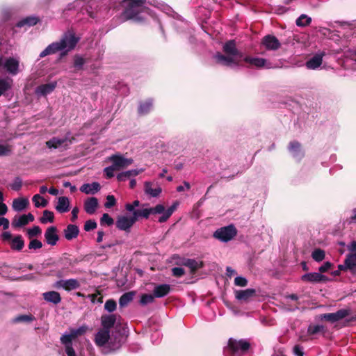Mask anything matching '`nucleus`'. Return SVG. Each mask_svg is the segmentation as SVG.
Here are the masks:
<instances>
[{"mask_svg":"<svg viewBox=\"0 0 356 356\" xmlns=\"http://www.w3.org/2000/svg\"><path fill=\"white\" fill-rule=\"evenodd\" d=\"M116 321V315L105 314L101 318L103 327L95 336V343L101 349L102 354L106 355L118 350L126 341L127 336L120 330H115L110 334L109 330Z\"/></svg>","mask_w":356,"mask_h":356,"instance_id":"1","label":"nucleus"},{"mask_svg":"<svg viewBox=\"0 0 356 356\" xmlns=\"http://www.w3.org/2000/svg\"><path fill=\"white\" fill-rule=\"evenodd\" d=\"M216 63L230 68L241 66L244 61L250 67L270 68V63L264 58L244 55L236 49V46H223L222 52L213 55Z\"/></svg>","mask_w":356,"mask_h":356,"instance_id":"2","label":"nucleus"},{"mask_svg":"<svg viewBox=\"0 0 356 356\" xmlns=\"http://www.w3.org/2000/svg\"><path fill=\"white\" fill-rule=\"evenodd\" d=\"M147 4L153 5L168 15L173 13L172 8L163 2L156 0H123V16L126 19H131L140 23L145 21L147 17L151 15Z\"/></svg>","mask_w":356,"mask_h":356,"instance_id":"3","label":"nucleus"},{"mask_svg":"<svg viewBox=\"0 0 356 356\" xmlns=\"http://www.w3.org/2000/svg\"><path fill=\"white\" fill-rule=\"evenodd\" d=\"M177 203L175 202L172 206H170L167 209H165V207L163 204H159L156 205L154 207L152 208H145L143 209H138L134 211V218H136V221L138 218H148L150 214H162L158 219V221L160 223H163L166 222L168 218L172 215L175 209L177 207Z\"/></svg>","mask_w":356,"mask_h":356,"instance_id":"4","label":"nucleus"},{"mask_svg":"<svg viewBox=\"0 0 356 356\" xmlns=\"http://www.w3.org/2000/svg\"><path fill=\"white\" fill-rule=\"evenodd\" d=\"M237 234L236 229L233 225L225 226L216 229L213 237L221 242L227 243L231 241Z\"/></svg>","mask_w":356,"mask_h":356,"instance_id":"5","label":"nucleus"},{"mask_svg":"<svg viewBox=\"0 0 356 356\" xmlns=\"http://www.w3.org/2000/svg\"><path fill=\"white\" fill-rule=\"evenodd\" d=\"M326 53L325 51H318L310 57L305 63L299 62L296 65L298 67H302L305 65L307 70H318L322 65L323 58L325 56Z\"/></svg>","mask_w":356,"mask_h":356,"instance_id":"6","label":"nucleus"},{"mask_svg":"<svg viewBox=\"0 0 356 356\" xmlns=\"http://www.w3.org/2000/svg\"><path fill=\"white\" fill-rule=\"evenodd\" d=\"M39 22V18L35 16H28L21 20L12 27L13 34L17 31H25L30 27L35 25Z\"/></svg>","mask_w":356,"mask_h":356,"instance_id":"7","label":"nucleus"},{"mask_svg":"<svg viewBox=\"0 0 356 356\" xmlns=\"http://www.w3.org/2000/svg\"><path fill=\"white\" fill-rule=\"evenodd\" d=\"M349 315L348 309H342L334 313L323 314L318 316V319L326 321L332 323L338 322Z\"/></svg>","mask_w":356,"mask_h":356,"instance_id":"8","label":"nucleus"},{"mask_svg":"<svg viewBox=\"0 0 356 356\" xmlns=\"http://www.w3.org/2000/svg\"><path fill=\"white\" fill-rule=\"evenodd\" d=\"M81 284L76 279L71 278L67 280H60L54 284V287L56 289H63L65 291H70L72 290L77 289L80 287Z\"/></svg>","mask_w":356,"mask_h":356,"instance_id":"9","label":"nucleus"},{"mask_svg":"<svg viewBox=\"0 0 356 356\" xmlns=\"http://www.w3.org/2000/svg\"><path fill=\"white\" fill-rule=\"evenodd\" d=\"M136 222V218L134 216L128 217L126 216H119L116 220V227L122 231L129 232L131 227Z\"/></svg>","mask_w":356,"mask_h":356,"instance_id":"10","label":"nucleus"},{"mask_svg":"<svg viewBox=\"0 0 356 356\" xmlns=\"http://www.w3.org/2000/svg\"><path fill=\"white\" fill-rule=\"evenodd\" d=\"M80 41L79 35L73 30H68L63 35L60 42H53L51 44H76Z\"/></svg>","mask_w":356,"mask_h":356,"instance_id":"11","label":"nucleus"},{"mask_svg":"<svg viewBox=\"0 0 356 356\" xmlns=\"http://www.w3.org/2000/svg\"><path fill=\"white\" fill-rule=\"evenodd\" d=\"M109 160L112 162L113 167L116 170H119L130 165L133 163L132 159H127L120 154H114L109 157Z\"/></svg>","mask_w":356,"mask_h":356,"instance_id":"12","label":"nucleus"},{"mask_svg":"<svg viewBox=\"0 0 356 356\" xmlns=\"http://www.w3.org/2000/svg\"><path fill=\"white\" fill-rule=\"evenodd\" d=\"M75 46H47V48L40 54V57L43 58L47 55L60 51V57L64 56L68 51L73 49Z\"/></svg>","mask_w":356,"mask_h":356,"instance_id":"13","label":"nucleus"},{"mask_svg":"<svg viewBox=\"0 0 356 356\" xmlns=\"http://www.w3.org/2000/svg\"><path fill=\"white\" fill-rule=\"evenodd\" d=\"M57 82L52 81L45 84H41L35 88L34 92L38 97H44L51 94L56 88Z\"/></svg>","mask_w":356,"mask_h":356,"instance_id":"14","label":"nucleus"},{"mask_svg":"<svg viewBox=\"0 0 356 356\" xmlns=\"http://www.w3.org/2000/svg\"><path fill=\"white\" fill-rule=\"evenodd\" d=\"M19 60L18 58L9 57L4 60L3 68L10 74L16 75L19 72Z\"/></svg>","mask_w":356,"mask_h":356,"instance_id":"15","label":"nucleus"},{"mask_svg":"<svg viewBox=\"0 0 356 356\" xmlns=\"http://www.w3.org/2000/svg\"><path fill=\"white\" fill-rule=\"evenodd\" d=\"M145 193L152 197H157L162 192V188L157 182L145 181L144 183Z\"/></svg>","mask_w":356,"mask_h":356,"instance_id":"16","label":"nucleus"},{"mask_svg":"<svg viewBox=\"0 0 356 356\" xmlns=\"http://www.w3.org/2000/svg\"><path fill=\"white\" fill-rule=\"evenodd\" d=\"M72 144V140L68 139L67 137L60 138L54 137L46 143V145L49 148H59L64 147L66 149L69 145Z\"/></svg>","mask_w":356,"mask_h":356,"instance_id":"17","label":"nucleus"},{"mask_svg":"<svg viewBox=\"0 0 356 356\" xmlns=\"http://www.w3.org/2000/svg\"><path fill=\"white\" fill-rule=\"evenodd\" d=\"M301 280L311 283H320L327 282L328 278L320 273L314 272L304 274L302 275Z\"/></svg>","mask_w":356,"mask_h":356,"instance_id":"18","label":"nucleus"},{"mask_svg":"<svg viewBox=\"0 0 356 356\" xmlns=\"http://www.w3.org/2000/svg\"><path fill=\"white\" fill-rule=\"evenodd\" d=\"M46 243L51 246L55 245L58 239L59 236L57 234V228L54 226L48 227L44 234Z\"/></svg>","mask_w":356,"mask_h":356,"instance_id":"19","label":"nucleus"},{"mask_svg":"<svg viewBox=\"0 0 356 356\" xmlns=\"http://www.w3.org/2000/svg\"><path fill=\"white\" fill-rule=\"evenodd\" d=\"M74 339L72 336L71 332L68 334H64L60 337V341L62 343L65 345V353L67 356H76L75 351L72 347V341Z\"/></svg>","mask_w":356,"mask_h":356,"instance_id":"20","label":"nucleus"},{"mask_svg":"<svg viewBox=\"0 0 356 356\" xmlns=\"http://www.w3.org/2000/svg\"><path fill=\"white\" fill-rule=\"evenodd\" d=\"M289 151L291 156L298 161L300 160L304 156L301 145L298 141H292L289 143Z\"/></svg>","mask_w":356,"mask_h":356,"instance_id":"21","label":"nucleus"},{"mask_svg":"<svg viewBox=\"0 0 356 356\" xmlns=\"http://www.w3.org/2000/svg\"><path fill=\"white\" fill-rule=\"evenodd\" d=\"M98 206V200L95 197L88 198L84 202V209L88 214H93Z\"/></svg>","mask_w":356,"mask_h":356,"instance_id":"22","label":"nucleus"},{"mask_svg":"<svg viewBox=\"0 0 356 356\" xmlns=\"http://www.w3.org/2000/svg\"><path fill=\"white\" fill-rule=\"evenodd\" d=\"M101 188L98 182H92L91 184H84L80 187V191L86 194L94 195L97 193Z\"/></svg>","mask_w":356,"mask_h":356,"instance_id":"23","label":"nucleus"},{"mask_svg":"<svg viewBox=\"0 0 356 356\" xmlns=\"http://www.w3.org/2000/svg\"><path fill=\"white\" fill-rule=\"evenodd\" d=\"M79 234V229L78 226L75 225H68L67 227L64 229V236L68 241L76 238Z\"/></svg>","mask_w":356,"mask_h":356,"instance_id":"24","label":"nucleus"},{"mask_svg":"<svg viewBox=\"0 0 356 356\" xmlns=\"http://www.w3.org/2000/svg\"><path fill=\"white\" fill-rule=\"evenodd\" d=\"M170 291V286L168 284L156 285L153 291L155 298H163L168 295Z\"/></svg>","mask_w":356,"mask_h":356,"instance_id":"25","label":"nucleus"},{"mask_svg":"<svg viewBox=\"0 0 356 356\" xmlns=\"http://www.w3.org/2000/svg\"><path fill=\"white\" fill-rule=\"evenodd\" d=\"M143 171H144V170L143 168L133 169V170L124 171V172L119 173L117 175V179L119 181H124L130 177H134L137 176L138 175H139L140 172H142Z\"/></svg>","mask_w":356,"mask_h":356,"instance_id":"26","label":"nucleus"},{"mask_svg":"<svg viewBox=\"0 0 356 356\" xmlns=\"http://www.w3.org/2000/svg\"><path fill=\"white\" fill-rule=\"evenodd\" d=\"M42 296L45 301L55 305L58 304L61 301L60 293L55 291L45 292L42 294Z\"/></svg>","mask_w":356,"mask_h":356,"instance_id":"27","label":"nucleus"},{"mask_svg":"<svg viewBox=\"0 0 356 356\" xmlns=\"http://www.w3.org/2000/svg\"><path fill=\"white\" fill-rule=\"evenodd\" d=\"M254 293L255 290L252 289L238 290L235 291V297L239 301H247L254 296Z\"/></svg>","mask_w":356,"mask_h":356,"instance_id":"28","label":"nucleus"},{"mask_svg":"<svg viewBox=\"0 0 356 356\" xmlns=\"http://www.w3.org/2000/svg\"><path fill=\"white\" fill-rule=\"evenodd\" d=\"M29 203V202L27 198H16L13 201L12 207L14 211L19 212L24 210L28 206Z\"/></svg>","mask_w":356,"mask_h":356,"instance_id":"29","label":"nucleus"},{"mask_svg":"<svg viewBox=\"0 0 356 356\" xmlns=\"http://www.w3.org/2000/svg\"><path fill=\"white\" fill-rule=\"evenodd\" d=\"M56 209L60 213H65L70 209V201L67 197H60Z\"/></svg>","mask_w":356,"mask_h":356,"instance_id":"30","label":"nucleus"},{"mask_svg":"<svg viewBox=\"0 0 356 356\" xmlns=\"http://www.w3.org/2000/svg\"><path fill=\"white\" fill-rule=\"evenodd\" d=\"M183 264L188 267L192 273L195 272L197 270L203 267V262L193 259H187L184 260Z\"/></svg>","mask_w":356,"mask_h":356,"instance_id":"31","label":"nucleus"},{"mask_svg":"<svg viewBox=\"0 0 356 356\" xmlns=\"http://www.w3.org/2000/svg\"><path fill=\"white\" fill-rule=\"evenodd\" d=\"M13 83V81L11 78L5 77L0 79V96L11 88Z\"/></svg>","mask_w":356,"mask_h":356,"instance_id":"32","label":"nucleus"},{"mask_svg":"<svg viewBox=\"0 0 356 356\" xmlns=\"http://www.w3.org/2000/svg\"><path fill=\"white\" fill-rule=\"evenodd\" d=\"M24 246V241L21 235L15 236L11 240L10 247L13 250L21 251Z\"/></svg>","mask_w":356,"mask_h":356,"instance_id":"33","label":"nucleus"},{"mask_svg":"<svg viewBox=\"0 0 356 356\" xmlns=\"http://www.w3.org/2000/svg\"><path fill=\"white\" fill-rule=\"evenodd\" d=\"M152 107L153 101L151 99H148L140 104L138 107V113L140 115H146L152 109Z\"/></svg>","mask_w":356,"mask_h":356,"instance_id":"34","label":"nucleus"},{"mask_svg":"<svg viewBox=\"0 0 356 356\" xmlns=\"http://www.w3.org/2000/svg\"><path fill=\"white\" fill-rule=\"evenodd\" d=\"M312 22V18L305 14L300 15L296 20V24L298 27H305Z\"/></svg>","mask_w":356,"mask_h":356,"instance_id":"35","label":"nucleus"},{"mask_svg":"<svg viewBox=\"0 0 356 356\" xmlns=\"http://www.w3.org/2000/svg\"><path fill=\"white\" fill-rule=\"evenodd\" d=\"M134 292H127L124 293L119 300V305L120 307H126L134 298Z\"/></svg>","mask_w":356,"mask_h":356,"instance_id":"36","label":"nucleus"},{"mask_svg":"<svg viewBox=\"0 0 356 356\" xmlns=\"http://www.w3.org/2000/svg\"><path fill=\"white\" fill-rule=\"evenodd\" d=\"M35 317L31 314H22L19 315L15 317L13 319V323H31L35 321Z\"/></svg>","mask_w":356,"mask_h":356,"instance_id":"37","label":"nucleus"},{"mask_svg":"<svg viewBox=\"0 0 356 356\" xmlns=\"http://www.w3.org/2000/svg\"><path fill=\"white\" fill-rule=\"evenodd\" d=\"M353 252V253L347 254L344 260L346 265L350 270L356 267V252Z\"/></svg>","mask_w":356,"mask_h":356,"instance_id":"38","label":"nucleus"},{"mask_svg":"<svg viewBox=\"0 0 356 356\" xmlns=\"http://www.w3.org/2000/svg\"><path fill=\"white\" fill-rule=\"evenodd\" d=\"M282 46H266V52L268 56H275L281 55Z\"/></svg>","mask_w":356,"mask_h":356,"instance_id":"39","label":"nucleus"},{"mask_svg":"<svg viewBox=\"0 0 356 356\" xmlns=\"http://www.w3.org/2000/svg\"><path fill=\"white\" fill-rule=\"evenodd\" d=\"M88 62L87 58H83L80 55H75L74 57V67L77 70H82L84 64Z\"/></svg>","mask_w":356,"mask_h":356,"instance_id":"40","label":"nucleus"},{"mask_svg":"<svg viewBox=\"0 0 356 356\" xmlns=\"http://www.w3.org/2000/svg\"><path fill=\"white\" fill-rule=\"evenodd\" d=\"M320 33L321 35H324L325 38H327L330 40H332L334 41H337V39L334 38H339V35L337 32L335 31H331L330 29L326 28H322L320 29Z\"/></svg>","mask_w":356,"mask_h":356,"instance_id":"41","label":"nucleus"},{"mask_svg":"<svg viewBox=\"0 0 356 356\" xmlns=\"http://www.w3.org/2000/svg\"><path fill=\"white\" fill-rule=\"evenodd\" d=\"M218 27V24H216V28L212 27H207L202 26L204 33L210 38H212L215 40H218V35L220 33V31L217 29Z\"/></svg>","mask_w":356,"mask_h":356,"instance_id":"42","label":"nucleus"},{"mask_svg":"<svg viewBox=\"0 0 356 356\" xmlns=\"http://www.w3.org/2000/svg\"><path fill=\"white\" fill-rule=\"evenodd\" d=\"M324 331L325 327L323 325H309L307 328L309 335H315Z\"/></svg>","mask_w":356,"mask_h":356,"instance_id":"43","label":"nucleus"},{"mask_svg":"<svg viewBox=\"0 0 356 356\" xmlns=\"http://www.w3.org/2000/svg\"><path fill=\"white\" fill-rule=\"evenodd\" d=\"M26 225H27V220L24 215H22L19 217L15 216L12 222V225L14 227H21Z\"/></svg>","mask_w":356,"mask_h":356,"instance_id":"44","label":"nucleus"},{"mask_svg":"<svg viewBox=\"0 0 356 356\" xmlns=\"http://www.w3.org/2000/svg\"><path fill=\"white\" fill-rule=\"evenodd\" d=\"M54 215L52 211L44 210L43 211V216L40 218L41 223L45 224L48 222H52L54 221Z\"/></svg>","mask_w":356,"mask_h":356,"instance_id":"45","label":"nucleus"},{"mask_svg":"<svg viewBox=\"0 0 356 356\" xmlns=\"http://www.w3.org/2000/svg\"><path fill=\"white\" fill-rule=\"evenodd\" d=\"M261 44H280L278 40L272 35H267L264 37Z\"/></svg>","mask_w":356,"mask_h":356,"instance_id":"46","label":"nucleus"},{"mask_svg":"<svg viewBox=\"0 0 356 356\" xmlns=\"http://www.w3.org/2000/svg\"><path fill=\"white\" fill-rule=\"evenodd\" d=\"M312 257L316 261H321L325 258V252L321 249H316L312 252Z\"/></svg>","mask_w":356,"mask_h":356,"instance_id":"47","label":"nucleus"},{"mask_svg":"<svg viewBox=\"0 0 356 356\" xmlns=\"http://www.w3.org/2000/svg\"><path fill=\"white\" fill-rule=\"evenodd\" d=\"M116 302L113 299H109L104 304V309L108 312H113L116 309Z\"/></svg>","mask_w":356,"mask_h":356,"instance_id":"48","label":"nucleus"},{"mask_svg":"<svg viewBox=\"0 0 356 356\" xmlns=\"http://www.w3.org/2000/svg\"><path fill=\"white\" fill-rule=\"evenodd\" d=\"M154 294H143L141 296L140 302L142 305H146L147 304L152 303L154 300Z\"/></svg>","mask_w":356,"mask_h":356,"instance_id":"49","label":"nucleus"},{"mask_svg":"<svg viewBox=\"0 0 356 356\" xmlns=\"http://www.w3.org/2000/svg\"><path fill=\"white\" fill-rule=\"evenodd\" d=\"M97 225L95 220H88L86 221L84 224V230L86 232H90L91 230L95 229L97 227Z\"/></svg>","mask_w":356,"mask_h":356,"instance_id":"50","label":"nucleus"},{"mask_svg":"<svg viewBox=\"0 0 356 356\" xmlns=\"http://www.w3.org/2000/svg\"><path fill=\"white\" fill-rule=\"evenodd\" d=\"M22 186V180L19 177H16L11 184L10 187L13 191H18Z\"/></svg>","mask_w":356,"mask_h":356,"instance_id":"51","label":"nucleus"},{"mask_svg":"<svg viewBox=\"0 0 356 356\" xmlns=\"http://www.w3.org/2000/svg\"><path fill=\"white\" fill-rule=\"evenodd\" d=\"M100 222L102 225L106 224L110 226L113 224L114 220L108 213H104L100 219Z\"/></svg>","mask_w":356,"mask_h":356,"instance_id":"52","label":"nucleus"},{"mask_svg":"<svg viewBox=\"0 0 356 356\" xmlns=\"http://www.w3.org/2000/svg\"><path fill=\"white\" fill-rule=\"evenodd\" d=\"M42 232L41 229L39 226H33L27 231V234L30 238L36 236L40 234Z\"/></svg>","mask_w":356,"mask_h":356,"instance_id":"53","label":"nucleus"},{"mask_svg":"<svg viewBox=\"0 0 356 356\" xmlns=\"http://www.w3.org/2000/svg\"><path fill=\"white\" fill-rule=\"evenodd\" d=\"M86 330H87L86 327L81 326V327H79V328L71 329L70 332H71L72 336L74 337V338H76L78 336L84 334L86 332Z\"/></svg>","mask_w":356,"mask_h":356,"instance_id":"54","label":"nucleus"},{"mask_svg":"<svg viewBox=\"0 0 356 356\" xmlns=\"http://www.w3.org/2000/svg\"><path fill=\"white\" fill-rule=\"evenodd\" d=\"M234 284L238 286L244 287L248 284V280L242 276H237L234 280Z\"/></svg>","mask_w":356,"mask_h":356,"instance_id":"55","label":"nucleus"},{"mask_svg":"<svg viewBox=\"0 0 356 356\" xmlns=\"http://www.w3.org/2000/svg\"><path fill=\"white\" fill-rule=\"evenodd\" d=\"M42 247V243L38 239H33L30 241L29 244V249L38 250Z\"/></svg>","mask_w":356,"mask_h":356,"instance_id":"56","label":"nucleus"},{"mask_svg":"<svg viewBox=\"0 0 356 356\" xmlns=\"http://www.w3.org/2000/svg\"><path fill=\"white\" fill-rule=\"evenodd\" d=\"M116 204L115 198L112 195H108L106 197V201L104 204L106 208H111Z\"/></svg>","mask_w":356,"mask_h":356,"instance_id":"57","label":"nucleus"},{"mask_svg":"<svg viewBox=\"0 0 356 356\" xmlns=\"http://www.w3.org/2000/svg\"><path fill=\"white\" fill-rule=\"evenodd\" d=\"M11 152L10 146L0 144V156L8 155Z\"/></svg>","mask_w":356,"mask_h":356,"instance_id":"58","label":"nucleus"},{"mask_svg":"<svg viewBox=\"0 0 356 356\" xmlns=\"http://www.w3.org/2000/svg\"><path fill=\"white\" fill-rule=\"evenodd\" d=\"M172 275L175 277H180L184 275L185 272L183 268L174 267L172 269Z\"/></svg>","mask_w":356,"mask_h":356,"instance_id":"59","label":"nucleus"},{"mask_svg":"<svg viewBox=\"0 0 356 356\" xmlns=\"http://www.w3.org/2000/svg\"><path fill=\"white\" fill-rule=\"evenodd\" d=\"M115 168L113 167V165L108 166L104 168V171L107 178H111L114 176V171H115Z\"/></svg>","mask_w":356,"mask_h":356,"instance_id":"60","label":"nucleus"},{"mask_svg":"<svg viewBox=\"0 0 356 356\" xmlns=\"http://www.w3.org/2000/svg\"><path fill=\"white\" fill-rule=\"evenodd\" d=\"M346 56L349 58L353 61L356 62V48L349 49L347 52H346Z\"/></svg>","mask_w":356,"mask_h":356,"instance_id":"61","label":"nucleus"},{"mask_svg":"<svg viewBox=\"0 0 356 356\" xmlns=\"http://www.w3.org/2000/svg\"><path fill=\"white\" fill-rule=\"evenodd\" d=\"M332 264L330 261L325 262L321 266L319 267L318 270L321 273L327 272L331 268Z\"/></svg>","mask_w":356,"mask_h":356,"instance_id":"62","label":"nucleus"},{"mask_svg":"<svg viewBox=\"0 0 356 356\" xmlns=\"http://www.w3.org/2000/svg\"><path fill=\"white\" fill-rule=\"evenodd\" d=\"M293 353L296 356H303L304 353L301 346L296 345L293 347Z\"/></svg>","mask_w":356,"mask_h":356,"instance_id":"63","label":"nucleus"},{"mask_svg":"<svg viewBox=\"0 0 356 356\" xmlns=\"http://www.w3.org/2000/svg\"><path fill=\"white\" fill-rule=\"evenodd\" d=\"M40 199H42V197L39 194L35 195L32 198V201L34 203L35 207L37 208L40 207V201H41Z\"/></svg>","mask_w":356,"mask_h":356,"instance_id":"64","label":"nucleus"}]
</instances>
